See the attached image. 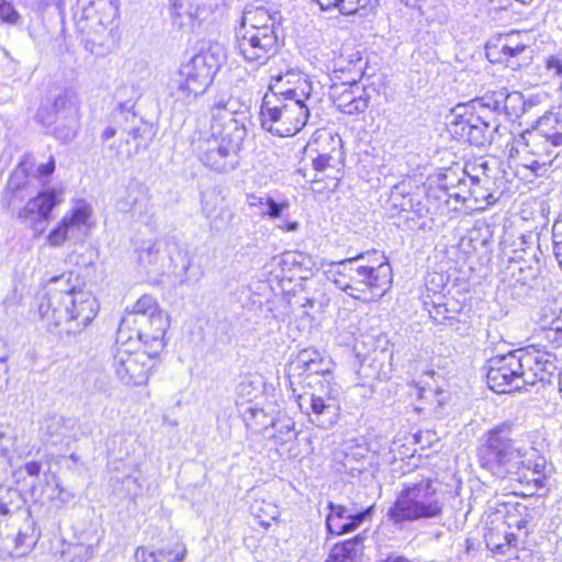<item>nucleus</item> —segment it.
<instances>
[{
  "label": "nucleus",
  "mask_w": 562,
  "mask_h": 562,
  "mask_svg": "<svg viewBox=\"0 0 562 562\" xmlns=\"http://www.w3.org/2000/svg\"><path fill=\"white\" fill-rule=\"evenodd\" d=\"M161 311L157 301L151 295H143L134 304L131 312H126L119 326V339H125L127 330L132 329V325L138 324V318L142 316H150L156 312Z\"/></svg>",
  "instance_id": "nucleus-30"
},
{
  "label": "nucleus",
  "mask_w": 562,
  "mask_h": 562,
  "mask_svg": "<svg viewBox=\"0 0 562 562\" xmlns=\"http://www.w3.org/2000/svg\"><path fill=\"white\" fill-rule=\"evenodd\" d=\"M117 0H77V8H98L103 10L105 19L112 14H117Z\"/></svg>",
  "instance_id": "nucleus-51"
},
{
  "label": "nucleus",
  "mask_w": 562,
  "mask_h": 562,
  "mask_svg": "<svg viewBox=\"0 0 562 562\" xmlns=\"http://www.w3.org/2000/svg\"><path fill=\"white\" fill-rule=\"evenodd\" d=\"M171 13L176 23L180 25L188 21H204L215 10L220 9L225 0H170Z\"/></svg>",
  "instance_id": "nucleus-23"
},
{
  "label": "nucleus",
  "mask_w": 562,
  "mask_h": 562,
  "mask_svg": "<svg viewBox=\"0 0 562 562\" xmlns=\"http://www.w3.org/2000/svg\"><path fill=\"white\" fill-rule=\"evenodd\" d=\"M274 432L272 438L276 443L284 445L295 438V423L288 416H279L271 423Z\"/></svg>",
  "instance_id": "nucleus-43"
},
{
  "label": "nucleus",
  "mask_w": 562,
  "mask_h": 562,
  "mask_svg": "<svg viewBox=\"0 0 562 562\" xmlns=\"http://www.w3.org/2000/svg\"><path fill=\"white\" fill-rule=\"evenodd\" d=\"M80 426L71 418L53 416L43 423L42 437L52 446L61 445L69 448L72 442L79 440Z\"/></svg>",
  "instance_id": "nucleus-21"
},
{
  "label": "nucleus",
  "mask_w": 562,
  "mask_h": 562,
  "mask_svg": "<svg viewBox=\"0 0 562 562\" xmlns=\"http://www.w3.org/2000/svg\"><path fill=\"white\" fill-rule=\"evenodd\" d=\"M355 257H350L339 261H330L324 263V274L328 281L333 282L339 290L347 293L350 286V274L355 271L353 267Z\"/></svg>",
  "instance_id": "nucleus-35"
},
{
  "label": "nucleus",
  "mask_w": 562,
  "mask_h": 562,
  "mask_svg": "<svg viewBox=\"0 0 562 562\" xmlns=\"http://www.w3.org/2000/svg\"><path fill=\"white\" fill-rule=\"evenodd\" d=\"M49 285L38 305L47 329L60 337L82 333L98 313L95 297L80 288L79 277L74 272L53 277Z\"/></svg>",
  "instance_id": "nucleus-1"
},
{
  "label": "nucleus",
  "mask_w": 562,
  "mask_h": 562,
  "mask_svg": "<svg viewBox=\"0 0 562 562\" xmlns=\"http://www.w3.org/2000/svg\"><path fill=\"white\" fill-rule=\"evenodd\" d=\"M92 214L91 206L85 201L76 202L69 215L64 216V220L76 232L90 226V217Z\"/></svg>",
  "instance_id": "nucleus-42"
},
{
  "label": "nucleus",
  "mask_w": 562,
  "mask_h": 562,
  "mask_svg": "<svg viewBox=\"0 0 562 562\" xmlns=\"http://www.w3.org/2000/svg\"><path fill=\"white\" fill-rule=\"evenodd\" d=\"M281 19L280 11L251 3L245 7L238 29L252 31L259 35H277Z\"/></svg>",
  "instance_id": "nucleus-18"
},
{
  "label": "nucleus",
  "mask_w": 562,
  "mask_h": 562,
  "mask_svg": "<svg viewBox=\"0 0 562 562\" xmlns=\"http://www.w3.org/2000/svg\"><path fill=\"white\" fill-rule=\"evenodd\" d=\"M366 531L358 533L351 539L336 543L326 562H357L364 550Z\"/></svg>",
  "instance_id": "nucleus-33"
},
{
  "label": "nucleus",
  "mask_w": 562,
  "mask_h": 562,
  "mask_svg": "<svg viewBox=\"0 0 562 562\" xmlns=\"http://www.w3.org/2000/svg\"><path fill=\"white\" fill-rule=\"evenodd\" d=\"M312 266V258L301 251H286L281 258L282 270L291 274V278L306 279V274L311 272Z\"/></svg>",
  "instance_id": "nucleus-37"
},
{
  "label": "nucleus",
  "mask_w": 562,
  "mask_h": 562,
  "mask_svg": "<svg viewBox=\"0 0 562 562\" xmlns=\"http://www.w3.org/2000/svg\"><path fill=\"white\" fill-rule=\"evenodd\" d=\"M52 110L54 111L55 116L60 121H67V127L65 130H60L58 127L55 128V136L64 142L72 139L76 135L78 120L76 97L71 92L67 91L58 94L52 104Z\"/></svg>",
  "instance_id": "nucleus-25"
},
{
  "label": "nucleus",
  "mask_w": 562,
  "mask_h": 562,
  "mask_svg": "<svg viewBox=\"0 0 562 562\" xmlns=\"http://www.w3.org/2000/svg\"><path fill=\"white\" fill-rule=\"evenodd\" d=\"M224 60V47L218 43H212L201 48L187 64L181 65L168 85V93L173 104L187 106L203 94Z\"/></svg>",
  "instance_id": "nucleus-3"
},
{
  "label": "nucleus",
  "mask_w": 562,
  "mask_h": 562,
  "mask_svg": "<svg viewBox=\"0 0 562 562\" xmlns=\"http://www.w3.org/2000/svg\"><path fill=\"white\" fill-rule=\"evenodd\" d=\"M521 461L518 462V470L520 469H527L532 472H536L537 477H543L546 479V468H547V461L543 457L538 454V451L530 446V451L527 452L526 458H521Z\"/></svg>",
  "instance_id": "nucleus-45"
},
{
  "label": "nucleus",
  "mask_w": 562,
  "mask_h": 562,
  "mask_svg": "<svg viewBox=\"0 0 562 562\" xmlns=\"http://www.w3.org/2000/svg\"><path fill=\"white\" fill-rule=\"evenodd\" d=\"M519 37V33L508 35L495 47L498 48L499 54L502 55L498 57V61L505 63L506 66L512 69H517L522 65H527L531 58L530 47L522 43Z\"/></svg>",
  "instance_id": "nucleus-26"
},
{
  "label": "nucleus",
  "mask_w": 562,
  "mask_h": 562,
  "mask_svg": "<svg viewBox=\"0 0 562 562\" xmlns=\"http://www.w3.org/2000/svg\"><path fill=\"white\" fill-rule=\"evenodd\" d=\"M323 11L337 8L344 15H350L358 11L361 0H315Z\"/></svg>",
  "instance_id": "nucleus-47"
},
{
  "label": "nucleus",
  "mask_w": 562,
  "mask_h": 562,
  "mask_svg": "<svg viewBox=\"0 0 562 562\" xmlns=\"http://www.w3.org/2000/svg\"><path fill=\"white\" fill-rule=\"evenodd\" d=\"M447 195L449 198H453L457 201L465 202L470 200L468 188L465 186L460 184V179L457 181V186L454 187L453 182L450 181L446 183Z\"/></svg>",
  "instance_id": "nucleus-59"
},
{
  "label": "nucleus",
  "mask_w": 562,
  "mask_h": 562,
  "mask_svg": "<svg viewBox=\"0 0 562 562\" xmlns=\"http://www.w3.org/2000/svg\"><path fill=\"white\" fill-rule=\"evenodd\" d=\"M269 195H257V194H247L246 201L248 207L254 211V213L258 216H265V202L268 201Z\"/></svg>",
  "instance_id": "nucleus-60"
},
{
  "label": "nucleus",
  "mask_w": 562,
  "mask_h": 562,
  "mask_svg": "<svg viewBox=\"0 0 562 562\" xmlns=\"http://www.w3.org/2000/svg\"><path fill=\"white\" fill-rule=\"evenodd\" d=\"M21 16L14 9V7L5 0H0V21L18 24Z\"/></svg>",
  "instance_id": "nucleus-57"
},
{
  "label": "nucleus",
  "mask_w": 562,
  "mask_h": 562,
  "mask_svg": "<svg viewBox=\"0 0 562 562\" xmlns=\"http://www.w3.org/2000/svg\"><path fill=\"white\" fill-rule=\"evenodd\" d=\"M329 514L326 518V526L330 533L344 535L357 529L366 519H368L373 508L369 507L366 510L352 513L350 509L342 505L329 503Z\"/></svg>",
  "instance_id": "nucleus-24"
},
{
  "label": "nucleus",
  "mask_w": 562,
  "mask_h": 562,
  "mask_svg": "<svg viewBox=\"0 0 562 562\" xmlns=\"http://www.w3.org/2000/svg\"><path fill=\"white\" fill-rule=\"evenodd\" d=\"M169 326L168 314L165 311L156 312L150 316H142L138 324L132 325L137 339L154 353H158L165 347V334Z\"/></svg>",
  "instance_id": "nucleus-19"
},
{
  "label": "nucleus",
  "mask_w": 562,
  "mask_h": 562,
  "mask_svg": "<svg viewBox=\"0 0 562 562\" xmlns=\"http://www.w3.org/2000/svg\"><path fill=\"white\" fill-rule=\"evenodd\" d=\"M507 475H509L512 480H516L527 486H533L537 490L543 487L546 481L543 477H537L536 472L527 469H520L518 473H508Z\"/></svg>",
  "instance_id": "nucleus-53"
},
{
  "label": "nucleus",
  "mask_w": 562,
  "mask_h": 562,
  "mask_svg": "<svg viewBox=\"0 0 562 562\" xmlns=\"http://www.w3.org/2000/svg\"><path fill=\"white\" fill-rule=\"evenodd\" d=\"M133 336L130 335L125 341L117 338L112 368L116 378L125 385H143L148 379L153 368L157 363V355L151 349L130 348Z\"/></svg>",
  "instance_id": "nucleus-10"
},
{
  "label": "nucleus",
  "mask_w": 562,
  "mask_h": 562,
  "mask_svg": "<svg viewBox=\"0 0 562 562\" xmlns=\"http://www.w3.org/2000/svg\"><path fill=\"white\" fill-rule=\"evenodd\" d=\"M81 43L86 50L97 57H102L109 54L113 47L114 40L112 29L101 27V31H93L83 29L80 34Z\"/></svg>",
  "instance_id": "nucleus-34"
},
{
  "label": "nucleus",
  "mask_w": 562,
  "mask_h": 562,
  "mask_svg": "<svg viewBox=\"0 0 562 562\" xmlns=\"http://www.w3.org/2000/svg\"><path fill=\"white\" fill-rule=\"evenodd\" d=\"M513 509L516 512L512 513L507 510L505 522L509 528L516 527L519 532L524 531V535L527 536V525L529 520L527 519V507L525 505L516 504Z\"/></svg>",
  "instance_id": "nucleus-48"
},
{
  "label": "nucleus",
  "mask_w": 562,
  "mask_h": 562,
  "mask_svg": "<svg viewBox=\"0 0 562 562\" xmlns=\"http://www.w3.org/2000/svg\"><path fill=\"white\" fill-rule=\"evenodd\" d=\"M518 350L488 360L486 380L495 393H510L524 387L520 376Z\"/></svg>",
  "instance_id": "nucleus-14"
},
{
  "label": "nucleus",
  "mask_w": 562,
  "mask_h": 562,
  "mask_svg": "<svg viewBox=\"0 0 562 562\" xmlns=\"http://www.w3.org/2000/svg\"><path fill=\"white\" fill-rule=\"evenodd\" d=\"M15 537V558H21L26 555L34 548L37 542L38 535L35 532L34 522L31 519H27L23 529H20Z\"/></svg>",
  "instance_id": "nucleus-41"
},
{
  "label": "nucleus",
  "mask_w": 562,
  "mask_h": 562,
  "mask_svg": "<svg viewBox=\"0 0 562 562\" xmlns=\"http://www.w3.org/2000/svg\"><path fill=\"white\" fill-rule=\"evenodd\" d=\"M167 250L169 254V259L173 265L175 273L180 277L181 284H190L199 279L195 278L193 280L189 274V269L192 265V258L186 249L180 248L176 241H168Z\"/></svg>",
  "instance_id": "nucleus-38"
},
{
  "label": "nucleus",
  "mask_w": 562,
  "mask_h": 562,
  "mask_svg": "<svg viewBox=\"0 0 562 562\" xmlns=\"http://www.w3.org/2000/svg\"><path fill=\"white\" fill-rule=\"evenodd\" d=\"M562 144H553L551 139L544 138L542 134L526 131L515 138L514 145L510 148L513 151H524L530 155V160L526 164L536 175H543L547 168L552 166L559 156L558 148Z\"/></svg>",
  "instance_id": "nucleus-13"
},
{
  "label": "nucleus",
  "mask_w": 562,
  "mask_h": 562,
  "mask_svg": "<svg viewBox=\"0 0 562 562\" xmlns=\"http://www.w3.org/2000/svg\"><path fill=\"white\" fill-rule=\"evenodd\" d=\"M391 202L394 207H401V216L403 218V226L409 231L424 229L426 223H419L420 215L417 211H411L413 207L412 198L406 196L402 186H395L391 192ZM402 223L398 224L401 226Z\"/></svg>",
  "instance_id": "nucleus-32"
},
{
  "label": "nucleus",
  "mask_w": 562,
  "mask_h": 562,
  "mask_svg": "<svg viewBox=\"0 0 562 562\" xmlns=\"http://www.w3.org/2000/svg\"><path fill=\"white\" fill-rule=\"evenodd\" d=\"M202 214L213 229H221L233 218V212L226 206L222 190L210 187L201 193Z\"/></svg>",
  "instance_id": "nucleus-22"
},
{
  "label": "nucleus",
  "mask_w": 562,
  "mask_h": 562,
  "mask_svg": "<svg viewBox=\"0 0 562 562\" xmlns=\"http://www.w3.org/2000/svg\"><path fill=\"white\" fill-rule=\"evenodd\" d=\"M321 139L328 144L330 149L326 151L325 148H317L318 155L313 159L314 169L316 171H324L328 168L338 169L344 165L342 139L330 132H325Z\"/></svg>",
  "instance_id": "nucleus-28"
},
{
  "label": "nucleus",
  "mask_w": 562,
  "mask_h": 562,
  "mask_svg": "<svg viewBox=\"0 0 562 562\" xmlns=\"http://www.w3.org/2000/svg\"><path fill=\"white\" fill-rule=\"evenodd\" d=\"M312 86L302 82L297 91L283 89L281 85L269 86L261 103V125L268 132L280 137H289L299 133L310 117L306 101L311 98Z\"/></svg>",
  "instance_id": "nucleus-2"
},
{
  "label": "nucleus",
  "mask_w": 562,
  "mask_h": 562,
  "mask_svg": "<svg viewBox=\"0 0 562 562\" xmlns=\"http://www.w3.org/2000/svg\"><path fill=\"white\" fill-rule=\"evenodd\" d=\"M265 216H269L272 220L279 218L282 213L290 207L288 199H281L280 201L274 200L272 196H268V201L265 202Z\"/></svg>",
  "instance_id": "nucleus-55"
},
{
  "label": "nucleus",
  "mask_w": 562,
  "mask_h": 562,
  "mask_svg": "<svg viewBox=\"0 0 562 562\" xmlns=\"http://www.w3.org/2000/svg\"><path fill=\"white\" fill-rule=\"evenodd\" d=\"M301 81L308 82V80L306 78L302 77L300 74H297L293 70H288L284 74L281 72V74H278L277 76H272L271 82L269 86L279 83L285 90L286 89H289V90L295 89L297 91V88L301 85Z\"/></svg>",
  "instance_id": "nucleus-49"
},
{
  "label": "nucleus",
  "mask_w": 562,
  "mask_h": 562,
  "mask_svg": "<svg viewBox=\"0 0 562 562\" xmlns=\"http://www.w3.org/2000/svg\"><path fill=\"white\" fill-rule=\"evenodd\" d=\"M156 552L159 562H180L184 559L187 549L183 543L177 541L172 547L161 548Z\"/></svg>",
  "instance_id": "nucleus-50"
},
{
  "label": "nucleus",
  "mask_w": 562,
  "mask_h": 562,
  "mask_svg": "<svg viewBox=\"0 0 562 562\" xmlns=\"http://www.w3.org/2000/svg\"><path fill=\"white\" fill-rule=\"evenodd\" d=\"M33 193L26 168L24 164H20L9 178L1 203L3 207L13 211L27 199L26 204L18 211L16 217L41 234L43 224L49 220L53 209L61 202V198L56 190L41 191L36 196H32Z\"/></svg>",
  "instance_id": "nucleus-4"
},
{
  "label": "nucleus",
  "mask_w": 562,
  "mask_h": 562,
  "mask_svg": "<svg viewBox=\"0 0 562 562\" xmlns=\"http://www.w3.org/2000/svg\"><path fill=\"white\" fill-rule=\"evenodd\" d=\"M24 504V496L18 488L0 486V516L16 514Z\"/></svg>",
  "instance_id": "nucleus-40"
},
{
  "label": "nucleus",
  "mask_w": 562,
  "mask_h": 562,
  "mask_svg": "<svg viewBox=\"0 0 562 562\" xmlns=\"http://www.w3.org/2000/svg\"><path fill=\"white\" fill-rule=\"evenodd\" d=\"M63 555L69 562H86L94 555V547L85 543H70L63 550Z\"/></svg>",
  "instance_id": "nucleus-46"
},
{
  "label": "nucleus",
  "mask_w": 562,
  "mask_h": 562,
  "mask_svg": "<svg viewBox=\"0 0 562 562\" xmlns=\"http://www.w3.org/2000/svg\"><path fill=\"white\" fill-rule=\"evenodd\" d=\"M502 104L503 100L501 98V90H498L484 95L480 100L473 101L470 105L475 106L474 112L480 111L482 114L488 115L491 119H496V114L503 112Z\"/></svg>",
  "instance_id": "nucleus-44"
},
{
  "label": "nucleus",
  "mask_w": 562,
  "mask_h": 562,
  "mask_svg": "<svg viewBox=\"0 0 562 562\" xmlns=\"http://www.w3.org/2000/svg\"><path fill=\"white\" fill-rule=\"evenodd\" d=\"M550 334H554L555 337L553 339L555 341H558L559 339L562 340V310L559 316L551 322V327L549 329L548 337H550Z\"/></svg>",
  "instance_id": "nucleus-64"
},
{
  "label": "nucleus",
  "mask_w": 562,
  "mask_h": 562,
  "mask_svg": "<svg viewBox=\"0 0 562 562\" xmlns=\"http://www.w3.org/2000/svg\"><path fill=\"white\" fill-rule=\"evenodd\" d=\"M443 501L430 477H415L403 483L387 517L395 524L437 518L443 512Z\"/></svg>",
  "instance_id": "nucleus-7"
},
{
  "label": "nucleus",
  "mask_w": 562,
  "mask_h": 562,
  "mask_svg": "<svg viewBox=\"0 0 562 562\" xmlns=\"http://www.w3.org/2000/svg\"><path fill=\"white\" fill-rule=\"evenodd\" d=\"M553 255L558 261L562 259V221L555 222L551 232Z\"/></svg>",
  "instance_id": "nucleus-58"
},
{
  "label": "nucleus",
  "mask_w": 562,
  "mask_h": 562,
  "mask_svg": "<svg viewBox=\"0 0 562 562\" xmlns=\"http://www.w3.org/2000/svg\"><path fill=\"white\" fill-rule=\"evenodd\" d=\"M36 119L40 123H42L45 126H52L53 124L60 121L58 117L55 116V113L52 110V105H42L37 110Z\"/></svg>",
  "instance_id": "nucleus-61"
},
{
  "label": "nucleus",
  "mask_w": 562,
  "mask_h": 562,
  "mask_svg": "<svg viewBox=\"0 0 562 562\" xmlns=\"http://www.w3.org/2000/svg\"><path fill=\"white\" fill-rule=\"evenodd\" d=\"M111 120L119 125L122 134L127 135L126 143L131 139L135 143L136 150L142 146L146 147L147 142L151 139V126L123 106L112 112Z\"/></svg>",
  "instance_id": "nucleus-20"
},
{
  "label": "nucleus",
  "mask_w": 562,
  "mask_h": 562,
  "mask_svg": "<svg viewBox=\"0 0 562 562\" xmlns=\"http://www.w3.org/2000/svg\"><path fill=\"white\" fill-rule=\"evenodd\" d=\"M236 41L244 59L257 65H265L279 49L278 35H259L237 29Z\"/></svg>",
  "instance_id": "nucleus-17"
},
{
  "label": "nucleus",
  "mask_w": 562,
  "mask_h": 562,
  "mask_svg": "<svg viewBox=\"0 0 562 562\" xmlns=\"http://www.w3.org/2000/svg\"><path fill=\"white\" fill-rule=\"evenodd\" d=\"M240 108L238 98H234L229 91L216 92L210 105L213 124H237L234 115L240 111Z\"/></svg>",
  "instance_id": "nucleus-29"
},
{
  "label": "nucleus",
  "mask_w": 562,
  "mask_h": 562,
  "mask_svg": "<svg viewBox=\"0 0 562 562\" xmlns=\"http://www.w3.org/2000/svg\"><path fill=\"white\" fill-rule=\"evenodd\" d=\"M334 362L327 356L322 355L314 348L301 350L289 368V380L291 386L295 376L306 375L308 387L321 386L319 380L331 378Z\"/></svg>",
  "instance_id": "nucleus-16"
},
{
  "label": "nucleus",
  "mask_w": 562,
  "mask_h": 562,
  "mask_svg": "<svg viewBox=\"0 0 562 562\" xmlns=\"http://www.w3.org/2000/svg\"><path fill=\"white\" fill-rule=\"evenodd\" d=\"M364 260L363 254L355 256V271L350 274L347 294L357 300L376 301L391 288L392 269L383 255L372 261Z\"/></svg>",
  "instance_id": "nucleus-8"
},
{
  "label": "nucleus",
  "mask_w": 562,
  "mask_h": 562,
  "mask_svg": "<svg viewBox=\"0 0 562 562\" xmlns=\"http://www.w3.org/2000/svg\"><path fill=\"white\" fill-rule=\"evenodd\" d=\"M475 106L457 104L447 115L449 132L460 140L476 147H483L493 140V135L499 128L496 119L474 112Z\"/></svg>",
  "instance_id": "nucleus-9"
},
{
  "label": "nucleus",
  "mask_w": 562,
  "mask_h": 562,
  "mask_svg": "<svg viewBox=\"0 0 562 562\" xmlns=\"http://www.w3.org/2000/svg\"><path fill=\"white\" fill-rule=\"evenodd\" d=\"M366 65L367 61L363 60L360 52L352 53L348 63V69L353 74L350 81L334 83L330 87V97L334 103L345 114L363 113L369 106L370 97L358 82L363 75Z\"/></svg>",
  "instance_id": "nucleus-12"
},
{
  "label": "nucleus",
  "mask_w": 562,
  "mask_h": 562,
  "mask_svg": "<svg viewBox=\"0 0 562 562\" xmlns=\"http://www.w3.org/2000/svg\"><path fill=\"white\" fill-rule=\"evenodd\" d=\"M518 350L520 362V376L522 384L535 385L538 382H550L558 371V358L555 355L528 347Z\"/></svg>",
  "instance_id": "nucleus-15"
},
{
  "label": "nucleus",
  "mask_w": 562,
  "mask_h": 562,
  "mask_svg": "<svg viewBox=\"0 0 562 562\" xmlns=\"http://www.w3.org/2000/svg\"><path fill=\"white\" fill-rule=\"evenodd\" d=\"M501 98L503 100L502 109L508 120L515 121L520 117L527 110L533 105L532 100H525L521 92L501 90Z\"/></svg>",
  "instance_id": "nucleus-39"
},
{
  "label": "nucleus",
  "mask_w": 562,
  "mask_h": 562,
  "mask_svg": "<svg viewBox=\"0 0 562 562\" xmlns=\"http://www.w3.org/2000/svg\"><path fill=\"white\" fill-rule=\"evenodd\" d=\"M15 551L16 546L14 533L7 532L4 536L0 533V559L15 557Z\"/></svg>",
  "instance_id": "nucleus-56"
},
{
  "label": "nucleus",
  "mask_w": 562,
  "mask_h": 562,
  "mask_svg": "<svg viewBox=\"0 0 562 562\" xmlns=\"http://www.w3.org/2000/svg\"><path fill=\"white\" fill-rule=\"evenodd\" d=\"M544 68L551 74L552 78L559 81V87L562 91V49L544 58Z\"/></svg>",
  "instance_id": "nucleus-52"
},
{
  "label": "nucleus",
  "mask_w": 562,
  "mask_h": 562,
  "mask_svg": "<svg viewBox=\"0 0 562 562\" xmlns=\"http://www.w3.org/2000/svg\"><path fill=\"white\" fill-rule=\"evenodd\" d=\"M74 234L75 232L63 218L58 226L49 233L47 239L49 245L57 247L60 246L69 237V235Z\"/></svg>",
  "instance_id": "nucleus-54"
},
{
  "label": "nucleus",
  "mask_w": 562,
  "mask_h": 562,
  "mask_svg": "<svg viewBox=\"0 0 562 562\" xmlns=\"http://www.w3.org/2000/svg\"><path fill=\"white\" fill-rule=\"evenodd\" d=\"M321 386L308 387L297 395L300 408L305 409L311 422L321 428L336 424L339 415L338 389L330 378L319 380Z\"/></svg>",
  "instance_id": "nucleus-11"
},
{
  "label": "nucleus",
  "mask_w": 562,
  "mask_h": 562,
  "mask_svg": "<svg viewBox=\"0 0 562 562\" xmlns=\"http://www.w3.org/2000/svg\"><path fill=\"white\" fill-rule=\"evenodd\" d=\"M136 562H159L156 551H149L146 548H137L135 551Z\"/></svg>",
  "instance_id": "nucleus-63"
},
{
  "label": "nucleus",
  "mask_w": 562,
  "mask_h": 562,
  "mask_svg": "<svg viewBox=\"0 0 562 562\" xmlns=\"http://www.w3.org/2000/svg\"><path fill=\"white\" fill-rule=\"evenodd\" d=\"M518 538L519 535L514 532H505V542L495 544V551L498 553H505L506 549L516 548L518 546Z\"/></svg>",
  "instance_id": "nucleus-62"
},
{
  "label": "nucleus",
  "mask_w": 562,
  "mask_h": 562,
  "mask_svg": "<svg viewBox=\"0 0 562 562\" xmlns=\"http://www.w3.org/2000/svg\"><path fill=\"white\" fill-rule=\"evenodd\" d=\"M531 132L542 134L553 144H562V108L543 114Z\"/></svg>",
  "instance_id": "nucleus-36"
},
{
  "label": "nucleus",
  "mask_w": 562,
  "mask_h": 562,
  "mask_svg": "<svg viewBox=\"0 0 562 562\" xmlns=\"http://www.w3.org/2000/svg\"><path fill=\"white\" fill-rule=\"evenodd\" d=\"M463 176L460 178V184L468 188L470 200L473 199L474 207L477 210H485L487 206L497 202L498 198L486 187L490 182L488 177H479L471 175L468 168L463 169Z\"/></svg>",
  "instance_id": "nucleus-27"
},
{
  "label": "nucleus",
  "mask_w": 562,
  "mask_h": 562,
  "mask_svg": "<svg viewBox=\"0 0 562 562\" xmlns=\"http://www.w3.org/2000/svg\"><path fill=\"white\" fill-rule=\"evenodd\" d=\"M513 430V424L502 423L483 435L477 449V459L482 468L499 476L518 473V462L526 458L530 446L514 439Z\"/></svg>",
  "instance_id": "nucleus-6"
},
{
  "label": "nucleus",
  "mask_w": 562,
  "mask_h": 562,
  "mask_svg": "<svg viewBox=\"0 0 562 562\" xmlns=\"http://www.w3.org/2000/svg\"><path fill=\"white\" fill-rule=\"evenodd\" d=\"M117 14H112L105 19L103 10L98 8H77L75 12L76 27L79 34L83 33V29L101 31V27L112 29V23Z\"/></svg>",
  "instance_id": "nucleus-31"
},
{
  "label": "nucleus",
  "mask_w": 562,
  "mask_h": 562,
  "mask_svg": "<svg viewBox=\"0 0 562 562\" xmlns=\"http://www.w3.org/2000/svg\"><path fill=\"white\" fill-rule=\"evenodd\" d=\"M245 133V128L235 123L212 124L210 132L193 139V151L205 167L220 173L229 172L239 165Z\"/></svg>",
  "instance_id": "nucleus-5"
}]
</instances>
